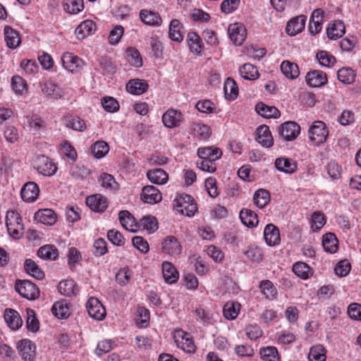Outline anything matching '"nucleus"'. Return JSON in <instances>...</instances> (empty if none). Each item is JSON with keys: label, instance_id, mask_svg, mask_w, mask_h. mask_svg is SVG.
I'll list each match as a JSON object with an SVG mask.
<instances>
[{"label": "nucleus", "instance_id": "1a4fd4ad", "mask_svg": "<svg viewBox=\"0 0 361 361\" xmlns=\"http://www.w3.org/2000/svg\"><path fill=\"white\" fill-rule=\"evenodd\" d=\"M300 132V126L294 121L285 122L279 128V133L287 141L295 140Z\"/></svg>", "mask_w": 361, "mask_h": 361}, {"label": "nucleus", "instance_id": "774afa93", "mask_svg": "<svg viewBox=\"0 0 361 361\" xmlns=\"http://www.w3.org/2000/svg\"><path fill=\"white\" fill-rule=\"evenodd\" d=\"M355 114L351 110L345 109L342 111L338 118V122L343 126H348L354 123Z\"/></svg>", "mask_w": 361, "mask_h": 361}, {"label": "nucleus", "instance_id": "603ef678", "mask_svg": "<svg viewBox=\"0 0 361 361\" xmlns=\"http://www.w3.org/2000/svg\"><path fill=\"white\" fill-rule=\"evenodd\" d=\"M192 131L195 136L201 140H207L211 133L209 127L202 123L192 124Z\"/></svg>", "mask_w": 361, "mask_h": 361}, {"label": "nucleus", "instance_id": "58836bf2", "mask_svg": "<svg viewBox=\"0 0 361 361\" xmlns=\"http://www.w3.org/2000/svg\"><path fill=\"white\" fill-rule=\"evenodd\" d=\"M225 97L230 100H234L238 95V87L235 80L228 78L224 85Z\"/></svg>", "mask_w": 361, "mask_h": 361}, {"label": "nucleus", "instance_id": "79ce46f5", "mask_svg": "<svg viewBox=\"0 0 361 361\" xmlns=\"http://www.w3.org/2000/svg\"><path fill=\"white\" fill-rule=\"evenodd\" d=\"M66 127L75 131L84 132L87 129L85 121L78 116H71L66 120Z\"/></svg>", "mask_w": 361, "mask_h": 361}, {"label": "nucleus", "instance_id": "c85d7f7f", "mask_svg": "<svg viewBox=\"0 0 361 361\" xmlns=\"http://www.w3.org/2000/svg\"><path fill=\"white\" fill-rule=\"evenodd\" d=\"M71 304L66 300L55 302L51 307L54 316H71Z\"/></svg>", "mask_w": 361, "mask_h": 361}, {"label": "nucleus", "instance_id": "0eeeda50", "mask_svg": "<svg viewBox=\"0 0 361 361\" xmlns=\"http://www.w3.org/2000/svg\"><path fill=\"white\" fill-rule=\"evenodd\" d=\"M228 32L231 40L235 45H241L247 35L245 26L238 23L231 24L228 27Z\"/></svg>", "mask_w": 361, "mask_h": 361}, {"label": "nucleus", "instance_id": "8fccbe9b", "mask_svg": "<svg viewBox=\"0 0 361 361\" xmlns=\"http://www.w3.org/2000/svg\"><path fill=\"white\" fill-rule=\"evenodd\" d=\"M260 355L264 361H280L277 349L273 346H267L260 349Z\"/></svg>", "mask_w": 361, "mask_h": 361}, {"label": "nucleus", "instance_id": "e2e57ef3", "mask_svg": "<svg viewBox=\"0 0 361 361\" xmlns=\"http://www.w3.org/2000/svg\"><path fill=\"white\" fill-rule=\"evenodd\" d=\"M241 305L234 301L227 302L223 308L224 316H238L240 313Z\"/></svg>", "mask_w": 361, "mask_h": 361}, {"label": "nucleus", "instance_id": "4c0bfd02", "mask_svg": "<svg viewBox=\"0 0 361 361\" xmlns=\"http://www.w3.org/2000/svg\"><path fill=\"white\" fill-rule=\"evenodd\" d=\"M25 271L33 278L40 280L44 276L43 271L31 259H27L24 263Z\"/></svg>", "mask_w": 361, "mask_h": 361}, {"label": "nucleus", "instance_id": "412c9836", "mask_svg": "<svg viewBox=\"0 0 361 361\" xmlns=\"http://www.w3.org/2000/svg\"><path fill=\"white\" fill-rule=\"evenodd\" d=\"M96 30L95 23L91 20L82 21L75 29V33L78 39H83L93 34Z\"/></svg>", "mask_w": 361, "mask_h": 361}, {"label": "nucleus", "instance_id": "9b49d317", "mask_svg": "<svg viewBox=\"0 0 361 361\" xmlns=\"http://www.w3.org/2000/svg\"><path fill=\"white\" fill-rule=\"evenodd\" d=\"M21 197L26 202H33L39 197V188L35 182L26 183L20 191Z\"/></svg>", "mask_w": 361, "mask_h": 361}, {"label": "nucleus", "instance_id": "6e6552de", "mask_svg": "<svg viewBox=\"0 0 361 361\" xmlns=\"http://www.w3.org/2000/svg\"><path fill=\"white\" fill-rule=\"evenodd\" d=\"M85 202L91 210L99 213L104 212L108 207L106 198L101 194L88 196Z\"/></svg>", "mask_w": 361, "mask_h": 361}, {"label": "nucleus", "instance_id": "20e7f679", "mask_svg": "<svg viewBox=\"0 0 361 361\" xmlns=\"http://www.w3.org/2000/svg\"><path fill=\"white\" fill-rule=\"evenodd\" d=\"M15 289L22 297L29 300H34L39 295L37 286L28 280H18L16 282Z\"/></svg>", "mask_w": 361, "mask_h": 361}, {"label": "nucleus", "instance_id": "7c9ffc66", "mask_svg": "<svg viewBox=\"0 0 361 361\" xmlns=\"http://www.w3.org/2000/svg\"><path fill=\"white\" fill-rule=\"evenodd\" d=\"M281 71L282 73L289 79H295L300 75L298 65L289 61H284L281 63Z\"/></svg>", "mask_w": 361, "mask_h": 361}, {"label": "nucleus", "instance_id": "0e129e2a", "mask_svg": "<svg viewBox=\"0 0 361 361\" xmlns=\"http://www.w3.org/2000/svg\"><path fill=\"white\" fill-rule=\"evenodd\" d=\"M72 177L77 179H84L90 174V170L83 165H74L71 168Z\"/></svg>", "mask_w": 361, "mask_h": 361}, {"label": "nucleus", "instance_id": "338daca9", "mask_svg": "<svg viewBox=\"0 0 361 361\" xmlns=\"http://www.w3.org/2000/svg\"><path fill=\"white\" fill-rule=\"evenodd\" d=\"M131 276V271L128 268H123L116 274V280L121 286H126L129 283Z\"/></svg>", "mask_w": 361, "mask_h": 361}, {"label": "nucleus", "instance_id": "37998d69", "mask_svg": "<svg viewBox=\"0 0 361 361\" xmlns=\"http://www.w3.org/2000/svg\"><path fill=\"white\" fill-rule=\"evenodd\" d=\"M63 9L70 14H77L84 8L83 0H65Z\"/></svg>", "mask_w": 361, "mask_h": 361}, {"label": "nucleus", "instance_id": "b1692460", "mask_svg": "<svg viewBox=\"0 0 361 361\" xmlns=\"http://www.w3.org/2000/svg\"><path fill=\"white\" fill-rule=\"evenodd\" d=\"M58 289L61 295L67 297L75 295L79 290L76 283L73 279H66L59 282Z\"/></svg>", "mask_w": 361, "mask_h": 361}, {"label": "nucleus", "instance_id": "cd10ccee", "mask_svg": "<svg viewBox=\"0 0 361 361\" xmlns=\"http://www.w3.org/2000/svg\"><path fill=\"white\" fill-rule=\"evenodd\" d=\"M162 274L165 281L173 283L178 279V272L175 267L170 262H164L162 264Z\"/></svg>", "mask_w": 361, "mask_h": 361}, {"label": "nucleus", "instance_id": "680f3d73", "mask_svg": "<svg viewBox=\"0 0 361 361\" xmlns=\"http://www.w3.org/2000/svg\"><path fill=\"white\" fill-rule=\"evenodd\" d=\"M326 224L324 215L319 212L313 213L311 219V228L314 231H319Z\"/></svg>", "mask_w": 361, "mask_h": 361}, {"label": "nucleus", "instance_id": "423d86ee", "mask_svg": "<svg viewBox=\"0 0 361 361\" xmlns=\"http://www.w3.org/2000/svg\"><path fill=\"white\" fill-rule=\"evenodd\" d=\"M18 353L25 361H32L35 357L36 346L29 339H23L18 343Z\"/></svg>", "mask_w": 361, "mask_h": 361}, {"label": "nucleus", "instance_id": "c9c22d12", "mask_svg": "<svg viewBox=\"0 0 361 361\" xmlns=\"http://www.w3.org/2000/svg\"><path fill=\"white\" fill-rule=\"evenodd\" d=\"M262 294L268 300H274L277 295V289L269 280H263L259 283Z\"/></svg>", "mask_w": 361, "mask_h": 361}, {"label": "nucleus", "instance_id": "a19ab883", "mask_svg": "<svg viewBox=\"0 0 361 361\" xmlns=\"http://www.w3.org/2000/svg\"><path fill=\"white\" fill-rule=\"evenodd\" d=\"M36 217L41 223L47 225H53L56 221V216L54 212L49 209L37 212Z\"/></svg>", "mask_w": 361, "mask_h": 361}, {"label": "nucleus", "instance_id": "3c124183", "mask_svg": "<svg viewBox=\"0 0 361 361\" xmlns=\"http://www.w3.org/2000/svg\"><path fill=\"white\" fill-rule=\"evenodd\" d=\"M128 61L130 65L140 68L142 66V59L140 52L134 47H130L126 50Z\"/></svg>", "mask_w": 361, "mask_h": 361}, {"label": "nucleus", "instance_id": "f8f14e48", "mask_svg": "<svg viewBox=\"0 0 361 361\" xmlns=\"http://www.w3.org/2000/svg\"><path fill=\"white\" fill-rule=\"evenodd\" d=\"M307 84L312 87H322L327 83V76L325 73L314 70L307 73L305 77Z\"/></svg>", "mask_w": 361, "mask_h": 361}, {"label": "nucleus", "instance_id": "7ed1b4c3", "mask_svg": "<svg viewBox=\"0 0 361 361\" xmlns=\"http://www.w3.org/2000/svg\"><path fill=\"white\" fill-rule=\"evenodd\" d=\"M34 168L38 173L47 177L55 175L58 169L56 164L49 157L43 154L36 157Z\"/></svg>", "mask_w": 361, "mask_h": 361}, {"label": "nucleus", "instance_id": "c03bdc74", "mask_svg": "<svg viewBox=\"0 0 361 361\" xmlns=\"http://www.w3.org/2000/svg\"><path fill=\"white\" fill-rule=\"evenodd\" d=\"M309 361H326V355L324 348L321 345L312 346L308 355Z\"/></svg>", "mask_w": 361, "mask_h": 361}, {"label": "nucleus", "instance_id": "ddd939ff", "mask_svg": "<svg viewBox=\"0 0 361 361\" xmlns=\"http://www.w3.org/2000/svg\"><path fill=\"white\" fill-rule=\"evenodd\" d=\"M264 238L269 246H276L280 243V232L272 224H267L264 230Z\"/></svg>", "mask_w": 361, "mask_h": 361}, {"label": "nucleus", "instance_id": "4468645a", "mask_svg": "<svg viewBox=\"0 0 361 361\" xmlns=\"http://www.w3.org/2000/svg\"><path fill=\"white\" fill-rule=\"evenodd\" d=\"M305 21L306 17L303 15L292 18L287 23L286 33L290 36L296 35L305 28Z\"/></svg>", "mask_w": 361, "mask_h": 361}, {"label": "nucleus", "instance_id": "2eb2a0df", "mask_svg": "<svg viewBox=\"0 0 361 361\" xmlns=\"http://www.w3.org/2000/svg\"><path fill=\"white\" fill-rule=\"evenodd\" d=\"M198 212L195 200L190 195H182V214L192 217Z\"/></svg>", "mask_w": 361, "mask_h": 361}, {"label": "nucleus", "instance_id": "72a5a7b5", "mask_svg": "<svg viewBox=\"0 0 361 361\" xmlns=\"http://www.w3.org/2000/svg\"><path fill=\"white\" fill-rule=\"evenodd\" d=\"M240 218L242 223L247 227L253 228L258 224L257 214L250 209H242L240 213Z\"/></svg>", "mask_w": 361, "mask_h": 361}, {"label": "nucleus", "instance_id": "f257e3e1", "mask_svg": "<svg viewBox=\"0 0 361 361\" xmlns=\"http://www.w3.org/2000/svg\"><path fill=\"white\" fill-rule=\"evenodd\" d=\"M200 161H197L198 169L208 173H214L216 170V161L222 157V151L215 146L199 147L197 151Z\"/></svg>", "mask_w": 361, "mask_h": 361}, {"label": "nucleus", "instance_id": "a878e982", "mask_svg": "<svg viewBox=\"0 0 361 361\" xmlns=\"http://www.w3.org/2000/svg\"><path fill=\"white\" fill-rule=\"evenodd\" d=\"M42 92L47 96L58 99L63 97L64 92L56 84L52 82H46L42 87Z\"/></svg>", "mask_w": 361, "mask_h": 361}, {"label": "nucleus", "instance_id": "6e6d98bb", "mask_svg": "<svg viewBox=\"0 0 361 361\" xmlns=\"http://www.w3.org/2000/svg\"><path fill=\"white\" fill-rule=\"evenodd\" d=\"M169 38L176 42H180V22L178 19H173L171 21L169 27Z\"/></svg>", "mask_w": 361, "mask_h": 361}, {"label": "nucleus", "instance_id": "052dcab7", "mask_svg": "<svg viewBox=\"0 0 361 361\" xmlns=\"http://www.w3.org/2000/svg\"><path fill=\"white\" fill-rule=\"evenodd\" d=\"M11 87L17 94L22 95L27 90V85L25 80L18 75L12 78Z\"/></svg>", "mask_w": 361, "mask_h": 361}, {"label": "nucleus", "instance_id": "473e14b6", "mask_svg": "<svg viewBox=\"0 0 361 361\" xmlns=\"http://www.w3.org/2000/svg\"><path fill=\"white\" fill-rule=\"evenodd\" d=\"M180 243L173 236H168L162 243V250L169 255H176L179 253Z\"/></svg>", "mask_w": 361, "mask_h": 361}, {"label": "nucleus", "instance_id": "393cba45", "mask_svg": "<svg viewBox=\"0 0 361 361\" xmlns=\"http://www.w3.org/2000/svg\"><path fill=\"white\" fill-rule=\"evenodd\" d=\"M4 37L6 45L10 49L17 48L21 42L18 32L10 26L4 27Z\"/></svg>", "mask_w": 361, "mask_h": 361}, {"label": "nucleus", "instance_id": "4d7b16f0", "mask_svg": "<svg viewBox=\"0 0 361 361\" xmlns=\"http://www.w3.org/2000/svg\"><path fill=\"white\" fill-rule=\"evenodd\" d=\"M182 350L184 352L192 354L196 352V345H195L193 339L189 336V334L182 331Z\"/></svg>", "mask_w": 361, "mask_h": 361}, {"label": "nucleus", "instance_id": "9d476101", "mask_svg": "<svg viewBox=\"0 0 361 361\" xmlns=\"http://www.w3.org/2000/svg\"><path fill=\"white\" fill-rule=\"evenodd\" d=\"M141 200L148 204H157L161 201L162 195L160 190L153 185L142 188Z\"/></svg>", "mask_w": 361, "mask_h": 361}, {"label": "nucleus", "instance_id": "a18cd8bd", "mask_svg": "<svg viewBox=\"0 0 361 361\" xmlns=\"http://www.w3.org/2000/svg\"><path fill=\"white\" fill-rule=\"evenodd\" d=\"M92 153L97 159L104 157L109 152V147L107 142L103 140L96 142L92 146Z\"/></svg>", "mask_w": 361, "mask_h": 361}, {"label": "nucleus", "instance_id": "09e8293b", "mask_svg": "<svg viewBox=\"0 0 361 361\" xmlns=\"http://www.w3.org/2000/svg\"><path fill=\"white\" fill-rule=\"evenodd\" d=\"M243 253L252 262L259 263L263 259V251L258 246H250Z\"/></svg>", "mask_w": 361, "mask_h": 361}, {"label": "nucleus", "instance_id": "a211bd4d", "mask_svg": "<svg viewBox=\"0 0 361 361\" xmlns=\"http://www.w3.org/2000/svg\"><path fill=\"white\" fill-rule=\"evenodd\" d=\"M86 309L89 316H106V314L104 305L94 297H91L87 301Z\"/></svg>", "mask_w": 361, "mask_h": 361}, {"label": "nucleus", "instance_id": "f704fd0d", "mask_svg": "<svg viewBox=\"0 0 361 361\" xmlns=\"http://www.w3.org/2000/svg\"><path fill=\"white\" fill-rule=\"evenodd\" d=\"M275 166L280 171L292 173L295 171L297 164L292 159L287 158H278L275 161Z\"/></svg>", "mask_w": 361, "mask_h": 361}, {"label": "nucleus", "instance_id": "aec40b11", "mask_svg": "<svg viewBox=\"0 0 361 361\" xmlns=\"http://www.w3.org/2000/svg\"><path fill=\"white\" fill-rule=\"evenodd\" d=\"M149 85L147 82L141 79H132L126 84L127 91L135 95H140L148 90Z\"/></svg>", "mask_w": 361, "mask_h": 361}, {"label": "nucleus", "instance_id": "bb28decb", "mask_svg": "<svg viewBox=\"0 0 361 361\" xmlns=\"http://www.w3.org/2000/svg\"><path fill=\"white\" fill-rule=\"evenodd\" d=\"M180 121V112L174 109H169L162 116V122L167 128H174L179 125Z\"/></svg>", "mask_w": 361, "mask_h": 361}, {"label": "nucleus", "instance_id": "864d4df0", "mask_svg": "<svg viewBox=\"0 0 361 361\" xmlns=\"http://www.w3.org/2000/svg\"><path fill=\"white\" fill-rule=\"evenodd\" d=\"M293 272L299 277L306 279L312 274L310 267L305 262H296L293 266Z\"/></svg>", "mask_w": 361, "mask_h": 361}, {"label": "nucleus", "instance_id": "39448f33", "mask_svg": "<svg viewBox=\"0 0 361 361\" xmlns=\"http://www.w3.org/2000/svg\"><path fill=\"white\" fill-rule=\"evenodd\" d=\"M61 62L63 67L72 73L79 72L85 66L82 59L70 52H66L62 55Z\"/></svg>", "mask_w": 361, "mask_h": 361}, {"label": "nucleus", "instance_id": "5fc2aeb1", "mask_svg": "<svg viewBox=\"0 0 361 361\" xmlns=\"http://www.w3.org/2000/svg\"><path fill=\"white\" fill-rule=\"evenodd\" d=\"M355 73L353 69L350 68H343L338 70L337 73L338 79L345 84H350L355 80Z\"/></svg>", "mask_w": 361, "mask_h": 361}, {"label": "nucleus", "instance_id": "13d9d810", "mask_svg": "<svg viewBox=\"0 0 361 361\" xmlns=\"http://www.w3.org/2000/svg\"><path fill=\"white\" fill-rule=\"evenodd\" d=\"M317 59L319 64L324 67H331L335 62V57L326 51H320L317 54Z\"/></svg>", "mask_w": 361, "mask_h": 361}, {"label": "nucleus", "instance_id": "f03ea898", "mask_svg": "<svg viewBox=\"0 0 361 361\" xmlns=\"http://www.w3.org/2000/svg\"><path fill=\"white\" fill-rule=\"evenodd\" d=\"M308 134L311 142L314 145L319 146L326 142L329 135V130L324 122L316 121L309 128Z\"/></svg>", "mask_w": 361, "mask_h": 361}, {"label": "nucleus", "instance_id": "4be33fe9", "mask_svg": "<svg viewBox=\"0 0 361 361\" xmlns=\"http://www.w3.org/2000/svg\"><path fill=\"white\" fill-rule=\"evenodd\" d=\"M345 32V27L341 20L331 22L326 29L327 36L331 39H337L341 37Z\"/></svg>", "mask_w": 361, "mask_h": 361}, {"label": "nucleus", "instance_id": "bf43d9fd", "mask_svg": "<svg viewBox=\"0 0 361 361\" xmlns=\"http://www.w3.org/2000/svg\"><path fill=\"white\" fill-rule=\"evenodd\" d=\"M140 224L143 228L149 233L155 232L159 228L157 219L152 216H144L140 220Z\"/></svg>", "mask_w": 361, "mask_h": 361}, {"label": "nucleus", "instance_id": "f3484780", "mask_svg": "<svg viewBox=\"0 0 361 361\" xmlns=\"http://www.w3.org/2000/svg\"><path fill=\"white\" fill-rule=\"evenodd\" d=\"M119 221L121 226L131 233H136L138 230V226L135 218L126 210L121 211L118 214Z\"/></svg>", "mask_w": 361, "mask_h": 361}, {"label": "nucleus", "instance_id": "ea45409f", "mask_svg": "<svg viewBox=\"0 0 361 361\" xmlns=\"http://www.w3.org/2000/svg\"><path fill=\"white\" fill-rule=\"evenodd\" d=\"M322 245L325 251L335 253L338 250V240L332 233H328L323 236Z\"/></svg>", "mask_w": 361, "mask_h": 361}, {"label": "nucleus", "instance_id": "49530a36", "mask_svg": "<svg viewBox=\"0 0 361 361\" xmlns=\"http://www.w3.org/2000/svg\"><path fill=\"white\" fill-rule=\"evenodd\" d=\"M38 256L44 259H56L58 257V250L51 245L41 247L38 252Z\"/></svg>", "mask_w": 361, "mask_h": 361}, {"label": "nucleus", "instance_id": "de8ad7c7", "mask_svg": "<svg viewBox=\"0 0 361 361\" xmlns=\"http://www.w3.org/2000/svg\"><path fill=\"white\" fill-rule=\"evenodd\" d=\"M270 200L269 192L264 189L257 190L253 196L254 203L259 208H263Z\"/></svg>", "mask_w": 361, "mask_h": 361}, {"label": "nucleus", "instance_id": "e433bc0d", "mask_svg": "<svg viewBox=\"0 0 361 361\" xmlns=\"http://www.w3.org/2000/svg\"><path fill=\"white\" fill-rule=\"evenodd\" d=\"M239 73L245 80H253L259 78V74L256 66L251 63H245L239 68Z\"/></svg>", "mask_w": 361, "mask_h": 361}, {"label": "nucleus", "instance_id": "69168bd1", "mask_svg": "<svg viewBox=\"0 0 361 361\" xmlns=\"http://www.w3.org/2000/svg\"><path fill=\"white\" fill-rule=\"evenodd\" d=\"M99 182L101 185L106 189L114 190L117 187V183L111 174L103 173L100 175Z\"/></svg>", "mask_w": 361, "mask_h": 361}, {"label": "nucleus", "instance_id": "2f4dec72", "mask_svg": "<svg viewBox=\"0 0 361 361\" xmlns=\"http://www.w3.org/2000/svg\"><path fill=\"white\" fill-rule=\"evenodd\" d=\"M255 110L259 115L267 118H276L280 115L279 111L275 106H268L262 102L257 104Z\"/></svg>", "mask_w": 361, "mask_h": 361}, {"label": "nucleus", "instance_id": "dca6fc26", "mask_svg": "<svg viewBox=\"0 0 361 361\" xmlns=\"http://www.w3.org/2000/svg\"><path fill=\"white\" fill-rule=\"evenodd\" d=\"M256 140L267 148L273 145L274 140L267 126L263 125L257 128Z\"/></svg>", "mask_w": 361, "mask_h": 361}, {"label": "nucleus", "instance_id": "6ab92c4d", "mask_svg": "<svg viewBox=\"0 0 361 361\" xmlns=\"http://www.w3.org/2000/svg\"><path fill=\"white\" fill-rule=\"evenodd\" d=\"M140 18L142 23L150 26H159L162 23L159 14L150 10L142 9L140 11Z\"/></svg>", "mask_w": 361, "mask_h": 361}, {"label": "nucleus", "instance_id": "c756f323", "mask_svg": "<svg viewBox=\"0 0 361 361\" xmlns=\"http://www.w3.org/2000/svg\"><path fill=\"white\" fill-rule=\"evenodd\" d=\"M149 180L157 185H162L168 180V174L161 169H155L149 170L147 173Z\"/></svg>", "mask_w": 361, "mask_h": 361}, {"label": "nucleus", "instance_id": "5701e85b", "mask_svg": "<svg viewBox=\"0 0 361 361\" xmlns=\"http://www.w3.org/2000/svg\"><path fill=\"white\" fill-rule=\"evenodd\" d=\"M187 44L191 52L196 55H200L203 49V43L200 37L194 32H190L187 35Z\"/></svg>", "mask_w": 361, "mask_h": 361}]
</instances>
